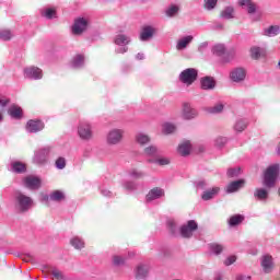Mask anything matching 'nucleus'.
Masks as SVG:
<instances>
[{"label": "nucleus", "mask_w": 280, "mask_h": 280, "mask_svg": "<svg viewBox=\"0 0 280 280\" xmlns=\"http://www.w3.org/2000/svg\"><path fill=\"white\" fill-rule=\"evenodd\" d=\"M52 148L47 145L34 151L32 163L38 167H45L49 163V154H51Z\"/></svg>", "instance_id": "f257e3e1"}, {"label": "nucleus", "mask_w": 280, "mask_h": 280, "mask_svg": "<svg viewBox=\"0 0 280 280\" xmlns=\"http://www.w3.org/2000/svg\"><path fill=\"white\" fill-rule=\"evenodd\" d=\"M14 205H15V209L20 213H27V210L32 209V205H34V200L21 191H15Z\"/></svg>", "instance_id": "f03ea898"}, {"label": "nucleus", "mask_w": 280, "mask_h": 280, "mask_svg": "<svg viewBox=\"0 0 280 280\" xmlns=\"http://www.w3.org/2000/svg\"><path fill=\"white\" fill-rule=\"evenodd\" d=\"M277 176H279V164L270 165L264 175V186L267 187V189H272L277 183Z\"/></svg>", "instance_id": "7ed1b4c3"}, {"label": "nucleus", "mask_w": 280, "mask_h": 280, "mask_svg": "<svg viewBox=\"0 0 280 280\" xmlns=\"http://www.w3.org/2000/svg\"><path fill=\"white\" fill-rule=\"evenodd\" d=\"M179 80L183 84L191 86L198 80V70L196 68H187L179 73Z\"/></svg>", "instance_id": "20e7f679"}, {"label": "nucleus", "mask_w": 280, "mask_h": 280, "mask_svg": "<svg viewBox=\"0 0 280 280\" xmlns=\"http://www.w3.org/2000/svg\"><path fill=\"white\" fill-rule=\"evenodd\" d=\"M196 231H198V222L189 220L180 226L179 235L185 240H190V237H194V233H196Z\"/></svg>", "instance_id": "39448f33"}, {"label": "nucleus", "mask_w": 280, "mask_h": 280, "mask_svg": "<svg viewBox=\"0 0 280 280\" xmlns=\"http://www.w3.org/2000/svg\"><path fill=\"white\" fill-rule=\"evenodd\" d=\"M124 129L114 128L109 130L106 137L107 145H119L124 141Z\"/></svg>", "instance_id": "423d86ee"}, {"label": "nucleus", "mask_w": 280, "mask_h": 280, "mask_svg": "<svg viewBox=\"0 0 280 280\" xmlns=\"http://www.w3.org/2000/svg\"><path fill=\"white\" fill-rule=\"evenodd\" d=\"M88 28L89 20L84 18H78L74 20V23L72 25V34H74V36H81V34H84Z\"/></svg>", "instance_id": "0eeeda50"}, {"label": "nucleus", "mask_w": 280, "mask_h": 280, "mask_svg": "<svg viewBox=\"0 0 280 280\" xmlns=\"http://www.w3.org/2000/svg\"><path fill=\"white\" fill-rule=\"evenodd\" d=\"M78 135L82 141H91L93 139V130L89 122H80L78 126Z\"/></svg>", "instance_id": "6e6552de"}, {"label": "nucleus", "mask_w": 280, "mask_h": 280, "mask_svg": "<svg viewBox=\"0 0 280 280\" xmlns=\"http://www.w3.org/2000/svg\"><path fill=\"white\" fill-rule=\"evenodd\" d=\"M159 32L156 27L152 25H144L141 28L139 38L142 43H148V40H152L154 38V35Z\"/></svg>", "instance_id": "1a4fd4ad"}, {"label": "nucleus", "mask_w": 280, "mask_h": 280, "mask_svg": "<svg viewBox=\"0 0 280 280\" xmlns=\"http://www.w3.org/2000/svg\"><path fill=\"white\" fill-rule=\"evenodd\" d=\"M24 78L27 80H43V70L35 66L24 68Z\"/></svg>", "instance_id": "9d476101"}, {"label": "nucleus", "mask_w": 280, "mask_h": 280, "mask_svg": "<svg viewBox=\"0 0 280 280\" xmlns=\"http://www.w3.org/2000/svg\"><path fill=\"white\" fill-rule=\"evenodd\" d=\"M260 266L265 275H270L275 270V260L272 256L266 254L260 258Z\"/></svg>", "instance_id": "9b49d317"}, {"label": "nucleus", "mask_w": 280, "mask_h": 280, "mask_svg": "<svg viewBox=\"0 0 280 280\" xmlns=\"http://www.w3.org/2000/svg\"><path fill=\"white\" fill-rule=\"evenodd\" d=\"M45 129V122L38 119H31L26 124V130L31 133L40 132V130Z\"/></svg>", "instance_id": "f8f14e48"}, {"label": "nucleus", "mask_w": 280, "mask_h": 280, "mask_svg": "<svg viewBox=\"0 0 280 280\" xmlns=\"http://www.w3.org/2000/svg\"><path fill=\"white\" fill-rule=\"evenodd\" d=\"M183 117L187 120L196 119L198 117V110L191 107L189 103H185L183 106Z\"/></svg>", "instance_id": "ddd939ff"}, {"label": "nucleus", "mask_w": 280, "mask_h": 280, "mask_svg": "<svg viewBox=\"0 0 280 280\" xmlns=\"http://www.w3.org/2000/svg\"><path fill=\"white\" fill-rule=\"evenodd\" d=\"M24 187L27 189H40V178L36 176H26L24 178Z\"/></svg>", "instance_id": "4468645a"}, {"label": "nucleus", "mask_w": 280, "mask_h": 280, "mask_svg": "<svg viewBox=\"0 0 280 280\" xmlns=\"http://www.w3.org/2000/svg\"><path fill=\"white\" fill-rule=\"evenodd\" d=\"M165 196V190L160 187H155L151 189L147 195V202H152V200H159V198H163Z\"/></svg>", "instance_id": "2eb2a0df"}, {"label": "nucleus", "mask_w": 280, "mask_h": 280, "mask_svg": "<svg viewBox=\"0 0 280 280\" xmlns=\"http://www.w3.org/2000/svg\"><path fill=\"white\" fill-rule=\"evenodd\" d=\"M244 185H246L244 179L234 180L226 186V194H235L240 189H244Z\"/></svg>", "instance_id": "dca6fc26"}, {"label": "nucleus", "mask_w": 280, "mask_h": 280, "mask_svg": "<svg viewBox=\"0 0 280 280\" xmlns=\"http://www.w3.org/2000/svg\"><path fill=\"white\" fill-rule=\"evenodd\" d=\"M231 80L233 82H244L246 80V70L244 68H236L231 72Z\"/></svg>", "instance_id": "f3484780"}, {"label": "nucleus", "mask_w": 280, "mask_h": 280, "mask_svg": "<svg viewBox=\"0 0 280 280\" xmlns=\"http://www.w3.org/2000/svg\"><path fill=\"white\" fill-rule=\"evenodd\" d=\"M150 273V268L148 265H138L135 275L136 279L141 280V279H148V275Z\"/></svg>", "instance_id": "a211bd4d"}, {"label": "nucleus", "mask_w": 280, "mask_h": 280, "mask_svg": "<svg viewBox=\"0 0 280 280\" xmlns=\"http://www.w3.org/2000/svg\"><path fill=\"white\" fill-rule=\"evenodd\" d=\"M8 115H10L12 119H23V108L18 105H11L8 109Z\"/></svg>", "instance_id": "6ab92c4d"}, {"label": "nucleus", "mask_w": 280, "mask_h": 280, "mask_svg": "<svg viewBox=\"0 0 280 280\" xmlns=\"http://www.w3.org/2000/svg\"><path fill=\"white\" fill-rule=\"evenodd\" d=\"M238 5L241 8H247V14H255L257 12V4L253 0H240Z\"/></svg>", "instance_id": "aec40b11"}, {"label": "nucleus", "mask_w": 280, "mask_h": 280, "mask_svg": "<svg viewBox=\"0 0 280 280\" xmlns=\"http://www.w3.org/2000/svg\"><path fill=\"white\" fill-rule=\"evenodd\" d=\"M114 43H115V45H118V47L119 46H128V45H130V43H132V39L130 38V36L126 35V34H118L115 36Z\"/></svg>", "instance_id": "412c9836"}, {"label": "nucleus", "mask_w": 280, "mask_h": 280, "mask_svg": "<svg viewBox=\"0 0 280 280\" xmlns=\"http://www.w3.org/2000/svg\"><path fill=\"white\" fill-rule=\"evenodd\" d=\"M218 194H220V187H213L211 189L205 190L201 195V199L207 202L209 200H213Z\"/></svg>", "instance_id": "4be33fe9"}, {"label": "nucleus", "mask_w": 280, "mask_h": 280, "mask_svg": "<svg viewBox=\"0 0 280 280\" xmlns=\"http://www.w3.org/2000/svg\"><path fill=\"white\" fill-rule=\"evenodd\" d=\"M264 36H268V38H275V36L280 35V26L279 25H270L267 28H264Z\"/></svg>", "instance_id": "5701e85b"}, {"label": "nucleus", "mask_w": 280, "mask_h": 280, "mask_svg": "<svg viewBox=\"0 0 280 280\" xmlns=\"http://www.w3.org/2000/svg\"><path fill=\"white\" fill-rule=\"evenodd\" d=\"M201 89L203 91H212V89H215V80L211 77H205L201 79Z\"/></svg>", "instance_id": "b1692460"}, {"label": "nucleus", "mask_w": 280, "mask_h": 280, "mask_svg": "<svg viewBox=\"0 0 280 280\" xmlns=\"http://www.w3.org/2000/svg\"><path fill=\"white\" fill-rule=\"evenodd\" d=\"M220 18L224 19L225 21H231V19H235V8L229 5L225 7L221 13H220Z\"/></svg>", "instance_id": "393cba45"}, {"label": "nucleus", "mask_w": 280, "mask_h": 280, "mask_svg": "<svg viewBox=\"0 0 280 280\" xmlns=\"http://www.w3.org/2000/svg\"><path fill=\"white\" fill-rule=\"evenodd\" d=\"M270 196V192L266 188H256L254 191V198L256 200L266 201Z\"/></svg>", "instance_id": "a878e982"}, {"label": "nucleus", "mask_w": 280, "mask_h": 280, "mask_svg": "<svg viewBox=\"0 0 280 280\" xmlns=\"http://www.w3.org/2000/svg\"><path fill=\"white\" fill-rule=\"evenodd\" d=\"M194 40V36L191 35H187L183 38H180L178 42H177V45H176V49H178V51L183 50V49H187V46Z\"/></svg>", "instance_id": "bb28decb"}, {"label": "nucleus", "mask_w": 280, "mask_h": 280, "mask_svg": "<svg viewBox=\"0 0 280 280\" xmlns=\"http://www.w3.org/2000/svg\"><path fill=\"white\" fill-rule=\"evenodd\" d=\"M11 171L15 174H25V172H27V167L24 163L15 161L11 163Z\"/></svg>", "instance_id": "cd10ccee"}, {"label": "nucleus", "mask_w": 280, "mask_h": 280, "mask_svg": "<svg viewBox=\"0 0 280 280\" xmlns=\"http://www.w3.org/2000/svg\"><path fill=\"white\" fill-rule=\"evenodd\" d=\"M177 152L182 155V156H189L190 152H191V142L189 141H185L184 143L178 145Z\"/></svg>", "instance_id": "c85d7f7f"}, {"label": "nucleus", "mask_w": 280, "mask_h": 280, "mask_svg": "<svg viewBox=\"0 0 280 280\" xmlns=\"http://www.w3.org/2000/svg\"><path fill=\"white\" fill-rule=\"evenodd\" d=\"M62 200H67V196L62 190H54L50 192V201L51 202H62Z\"/></svg>", "instance_id": "c756f323"}, {"label": "nucleus", "mask_w": 280, "mask_h": 280, "mask_svg": "<svg viewBox=\"0 0 280 280\" xmlns=\"http://www.w3.org/2000/svg\"><path fill=\"white\" fill-rule=\"evenodd\" d=\"M211 52L213 54V56L222 58V56L226 54V47H224L223 44H217L211 48Z\"/></svg>", "instance_id": "7c9ffc66"}, {"label": "nucleus", "mask_w": 280, "mask_h": 280, "mask_svg": "<svg viewBox=\"0 0 280 280\" xmlns=\"http://www.w3.org/2000/svg\"><path fill=\"white\" fill-rule=\"evenodd\" d=\"M71 67L73 69H82V67H84V56L82 55L74 56L71 61Z\"/></svg>", "instance_id": "2f4dec72"}, {"label": "nucleus", "mask_w": 280, "mask_h": 280, "mask_svg": "<svg viewBox=\"0 0 280 280\" xmlns=\"http://www.w3.org/2000/svg\"><path fill=\"white\" fill-rule=\"evenodd\" d=\"M151 139L150 136L145 135V133H138L136 135V143H138V145H148V143H150Z\"/></svg>", "instance_id": "473e14b6"}, {"label": "nucleus", "mask_w": 280, "mask_h": 280, "mask_svg": "<svg viewBox=\"0 0 280 280\" xmlns=\"http://www.w3.org/2000/svg\"><path fill=\"white\" fill-rule=\"evenodd\" d=\"M122 187L126 189V191L132 192L139 189V184L132 180H125L122 183Z\"/></svg>", "instance_id": "72a5a7b5"}, {"label": "nucleus", "mask_w": 280, "mask_h": 280, "mask_svg": "<svg viewBox=\"0 0 280 280\" xmlns=\"http://www.w3.org/2000/svg\"><path fill=\"white\" fill-rule=\"evenodd\" d=\"M71 246L77 250H82L84 248V241L80 236H74L70 240Z\"/></svg>", "instance_id": "f704fd0d"}, {"label": "nucleus", "mask_w": 280, "mask_h": 280, "mask_svg": "<svg viewBox=\"0 0 280 280\" xmlns=\"http://www.w3.org/2000/svg\"><path fill=\"white\" fill-rule=\"evenodd\" d=\"M247 127H248V120L238 119V120H236V122L234 125V130L236 132H244V130H246Z\"/></svg>", "instance_id": "c9c22d12"}, {"label": "nucleus", "mask_w": 280, "mask_h": 280, "mask_svg": "<svg viewBox=\"0 0 280 280\" xmlns=\"http://www.w3.org/2000/svg\"><path fill=\"white\" fill-rule=\"evenodd\" d=\"M249 51L253 60H259L261 58V54H264V49L259 46L252 47Z\"/></svg>", "instance_id": "e433bc0d"}, {"label": "nucleus", "mask_w": 280, "mask_h": 280, "mask_svg": "<svg viewBox=\"0 0 280 280\" xmlns=\"http://www.w3.org/2000/svg\"><path fill=\"white\" fill-rule=\"evenodd\" d=\"M242 222H244V215L242 214H235L229 220L230 226H237L238 224H242Z\"/></svg>", "instance_id": "4c0bfd02"}, {"label": "nucleus", "mask_w": 280, "mask_h": 280, "mask_svg": "<svg viewBox=\"0 0 280 280\" xmlns=\"http://www.w3.org/2000/svg\"><path fill=\"white\" fill-rule=\"evenodd\" d=\"M162 132L164 135H172V132H176V126L172 122H165L162 127Z\"/></svg>", "instance_id": "58836bf2"}, {"label": "nucleus", "mask_w": 280, "mask_h": 280, "mask_svg": "<svg viewBox=\"0 0 280 280\" xmlns=\"http://www.w3.org/2000/svg\"><path fill=\"white\" fill-rule=\"evenodd\" d=\"M49 272L56 280H66L67 279V276H65V273L57 268L50 269Z\"/></svg>", "instance_id": "ea45409f"}, {"label": "nucleus", "mask_w": 280, "mask_h": 280, "mask_svg": "<svg viewBox=\"0 0 280 280\" xmlns=\"http://www.w3.org/2000/svg\"><path fill=\"white\" fill-rule=\"evenodd\" d=\"M145 156H159V149L156 145H149L144 149Z\"/></svg>", "instance_id": "a19ab883"}, {"label": "nucleus", "mask_w": 280, "mask_h": 280, "mask_svg": "<svg viewBox=\"0 0 280 280\" xmlns=\"http://www.w3.org/2000/svg\"><path fill=\"white\" fill-rule=\"evenodd\" d=\"M194 187L197 190L205 191V189H207V187H209V183H207L206 179H198V180L194 182Z\"/></svg>", "instance_id": "79ce46f5"}, {"label": "nucleus", "mask_w": 280, "mask_h": 280, "mask_svg": "<svg viewBox=\"0 0 280 280\" xmlns=\"http://www.w3.org/2000/svg\"><path fill=\"white\" fill-rule=\"evenodd\" d=\"M209 248L213 253V255H221L222 250H224V247L221 244H217V243L210 244Z\"/></svg>", "instance_id": "37998d69"}, {"label": "nucleus", "mask_w": 280, "mask_h": 280, "mask_svg": "<svg viewBox=\"0 0 280 280\" xmlns=\"http://www.w3.org/2000/svg\"><path fill=\"white\" fill-rule=\"evenodd\" d=\"M166 226L171 233V235H177L178 233V228L176 226V222L174 220H168L166 222Z\"/></svg>", "instance_id": "c03bdc74"}, {"label": "nucleus", "mask_w": 280, "mask_h": 280, "mask_svg": "<svg viewBox=\"0 0 280 280\" xmlns=\"http://www.w3.org/2000/svg\"><path fill=\"white\" fill-rule=\"evenodd\" d=\"M178 10H179L178 5L172 4L165 10V14L166 16H170V18L176 16L178 14Z\"/></svg>", "instance_id": "a18cd8bd"}, {"label": "nucleus", "mask_w": 280, "mask_h": 280, "mask_svg": "<svg viewBox=\"0 0 280 280\" xmlns=\"http://www.w3.org/2000/svg\"><path fill=\"white\" fill-rule=\"evenodd\" d=\"M129 176L131 178H136V179H139V178H143V176H145V173L137 170V168H132L129 171Z\"/></svg>", "instance_id": "49530a36"}, {"label": "nucleus", "mask_w": 280, "mask_h": 280, "mask_svg": "<svg viewBox=\"0 0 280 280\" xmlns=\"http://www.w3.org/2000/svg\"><path fill=\"white\" fill-rule=\"evenodd\" d=\"M222 110H224V105L221 103H219L208 109V112L211 113L212 115H218L219 113H222Z\"/></svg>", "instance_id": "de8ad7c7"}, {"label": "nucleus", "mask_w": 280, "mask_h": 280, "mask_svg": "<svg viewBox=\"0 0 280 280\" xmlns=\"http://www.w3.org/2000/svg\"><path fill=\"white\" fill-rule=\"evenodd\" d=\"M215 5H218V0H205V3H203L205 10H208V11L214 10Z\"/></svg>", "instance_id": "09e8293b"}, {"label": "nucleus", "mask_w": 280, "mask_h": 280, "mask_svg": "<svg viewBox=\"0 0 280 280\" xmlns=\"http://www.w3.org/2000/svg\"><path fill=\"white\" fill-rule=\"evenodd\" d=\"M149 163H155L158 165H170V159L167 158H160V159H155V160H149Z\"/></svg>", "instance_id": "8fccbe9b"}, {"label": "nucleus", "mask_w": 280, "mask_h": 280, "mask_svg": "<svg viewBox=\"0 0 280 280\" xmlns=\"http://www.w3.org/2000/svg\"><path fill=\"white\" fill-rule=\"evenodd\" d=\"M55 165L57 170H65L67 167V160L65 158H58Z\"/></svg>", "instance_id": "3c124183"}, {"label": "nucleus", "mask_w": 280, "mask_h": 280, "mask_svg": "<svg viewBox=\"0 0 280 280\" xmlns=\"http://www.w3.org/2000/svg\"><path fill=\"white\" fill-rule=\"evenodd\" d=\"M42 14L48 20L56 19V11L50 8L46 9Z\"/></svg>", "instance_id": "603ef678"}, {"label": "nucleus", "mask_w": 280, "mask_h": 280, "mask_svg": "<svg viewBox=\"0 0 280 280\" xmlns=\"http://www.w3.org/2000/svg\"><path fill=\"white\" fill-rule=\"evenodd\" d=\"M0 38L2 40H11L12 39V32L10 30H2L0 32Z\"/></svg>", "instance_id": "864d4df0"}, {"label": "nucleus", "mask_w": 280, "mask_h": 280, "mask_svg": "<svg viewBox=\"0 0 280 280\" xmlns=\"http://www.w3.org/2000/svg\"><path fill=\"white\" fill-rule=\"evenodd\" d=\"M229 140L225 138V137H219V138H217L215 139V141H214V145L217 147V148H224V145H226V142H228Z\"/></svg>", "instance_id": "5fc2aeb1"}, {"label": "nucleus", "mask_w": 280, "mask_h": 280, "mask_svg": "<svg viewBox=\"0 0 280 280\" xmlns=\"http://www.w3.org/2000/svg\"><path fill=\"white\" fill-rule=\"evenodd\" d=\"M240 167H236V168H229L228 170V176L229 178H236V176H240Z\"/></svg>", "instance_id": "6e6d98bb"}, {"label": "nucleus", "mask_w": 280, "mask_h": 280, "mask_svg": "<svg viewBox=\"0 0 280 280\" xmlns=\"http://www.w3.org/2000/svg\"><path fill=\"white\" fill-rule=\"evenodd\" d=\"M113 262L114 266H124L126 264V259L121 256H114Z\"/></svg>", "instance_id": "4d7b16f0"}, {"label": "nucleus", "mask_w": 280, "mask_h": 280, "mask_svg": "<svg viewBox=\"0 0 280 280\" xmlns=\"http://www.w3.org/2000/svg\"><path fill=\"white\" fill-rule=\"evenodd\" d=\"M8 104H10V98L0 94V107L5 108V106H8Z\"/></svg>", "instance_id": "13d9d810"}, {"label": "nucleus", "mask_w": 280, "mask_h": 280, "mask_svg": "<svg viewBox=\"0 0 280 280\" xmlns=\"http://www.w3.org/2000/svg\"><path fill=\"white\" fill-rule=\"evenodd\" d=\"M209 47V42H203L198 46L199 54H205Z\"/></svg>", "instance_id": "bf43d9fd"}, {"label": "nucleus", "mask_w": 280, "mask_h": 280, "mask_svg": "<svg viewBox=\"0 0 280 280\" xmlns=\"http://www.w3.org/2000/svg\"><path fill=\"white\" fill-rule=\"evenodd\" d=\"M237 261L236 256H230L224 260V266H233V262Z\"/></svg>", "instance_id": "052dcab7"}, {"label": "nucleus", "mask_w": 280, "mask_h": 280, "mask_svg": "<svg viewBox=\"0 0 280 280\" xmlns=\"http://www.w3.org/2000/svg\"><path fill=\"white\" fill-rule=\"evenodd\" d=\"M128 46H120L119 48L115 49V54H127Z\"/></svg>", "instance_id": "680f3d73"}, {"label": "nucleus", "mask_w": 280, "mask_h": 280, "mask_svg": "<svg viewBox=\"0 0 280 280\" xmlns=\"http://www.w3.org/2000/svg\"><path fill=\"white\" fill-rule=\"evenodd\" d=\"M101 194L102 196H105V198H110V196H113V192L108 189H102Z\"/></svg>", "instance_id": "e2e57ef3"}, {"label": "nucleus", "mask_w": 280, "mask_h": 280, "mask_svg": "<svg viewBox=\"0 0 280 280\" xmlns=\"http://www.w3.org/2000/svg\"><path fill=\"white\" fill-rule=\"evenodd\" d=\"M236 280H250V276L238 275L236 276Z\"/></svg>", "instance_id": "0e129e2a"}, {"label": "nucleus", "mask_w": 280, "mask_h": 280, "mask_svg": "<svg viewBox=\"0 0 280 280\" xmlns=\"http://www.w3.org/2000/svg\"><path fill=\"white\" fill-rule=\"evenodd\" d=\"M32 259H33V258H32V256H30V255H26V256H23V257H22V261H25L26 264L30 262V261H32Z\"/></svg>", "instance_id": "69168bd1"}, {"label": "nucleus", "mask_w": 280, "mask_h": 280, "mask_svg": "<svg viewBox=\"0 0 280 280\" xmlns=\"http://www.w3.org/2000/svg\"><path fill=\"white\" fill-rule=\"evenodd\" d=\"M136 58H137V60H143V58H145V56L143 55V52H138Z\"/></svg>", "instance_id": "338daca9"}, {"label": "nucleus", "mask_w": 280, "mask_h": 280, "mask_svg": "<svg viewBox=\"0 0 280 280\" xmlns=\"http://www.w3.org/2000/svg\"><path fill=\"white\" fill-rule=\"evenodd\" d=\"M44 200L49 202V200H51V194L44 196Z\"/></svg>", "instance_id": "774afa93"}]
</instances>
